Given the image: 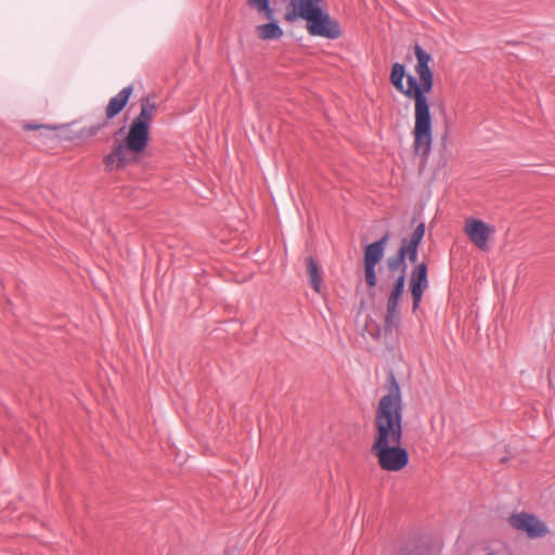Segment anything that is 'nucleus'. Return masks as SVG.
<instances>
[{
    "label": "nucleus",
    "instance_id": "1",
    "mask_svg": "<svg viewBox=\"0 0 555 555\" xmlns=\"http://www.w3.org/2000/svg\"><path fill=\"white\" fill-rule=\"evenodd\" d=\"M414 70L417 76L406 75L404 66L395 63L389 79L398 92L414 102L413 151L416 155L427 157L433 145V119L428 98L434 88V72L430 67L433 57L418 44L414 47Z\"/></svg>",
    "mask_w": 555,
    "mask_h": 555
},
{
    "label": "nucleus",
    "instance_id": "9",
    "mask_svg": "<svg viewBox=\"0 0 555 555\" xmlns=\"http://www.w3.org/2000/svg\"><path fill=\"white\" fill-rule=\"evenodd\" d=\"M428 288L427 264L421 262L415 266L410 278V291L413 298V311H416L422 301L423 293Z\"/></svg>",
    "mask_w": 555,
    "mask_h": 555
},
{
    "label": "nucleus",
    "instance_id": "15",
    "mask_svg": "<svg viewBox=\"0 0 555 555\" xmlns=\"http://www.w3.org/2000/svg\"><path fill=\"white\" fill-rule=\"evenodd\" d=\"M404 283H405V275H404V269H403L402 273L396 280V283L388 296L387 305H391V306L399 305V299L402 296L403 291H404Z\"/></svg>",
    "mask_w": 555,
    "mask_h": 555
},
{
    "label": "nucleus",
    "instance_id": "2",
    "mask_svg": "<svg viewBox=\"0 0 555 555\" xmlns=\"http://www.w3.org/2000/svg\"><path fill=\"white\" fill-rule=\"evenodd\" d=\"M374 425L375 435L371 453L378 466L388 473H397L405 468L409 464V453L401 446L402 402L400 389L396 383L379 400Z\"/></svg>",
    "mask_w": 555,
    "mask_h": 555
},
{
    "label": "nucleus",
    "instance_id": "6",
    "mask_svg": "<svg viewBox=\"0 0 555 555\" xmlns=\"http://www.w3.org/2000/svg\"><path fill=\"white\" fill-rule=\"evenodd\" d=\"M388 237L384 236L379 241L369 244L364 249V276L370 287L377 284L376 264L383 259Z\"/></svg>",
    "mask_w": 555,
    "mask_h": 555
},
{
    "label": "nucleus",
    "instance_id": "11",
    "mask_svg": "<svg viewBox=\"0 0 555 555\" xmlns=\"http://www.w3.org/2000/svg\"><path fill=\"white\" fill-rule=\"evenodd\" d=\"M133 91L132 86L125 87L115 96H113L106 106V119H113L117 116L127 105L130 95Z\"/></svg>",
    "mask_w": 555,
    "mask_h": 555
},
{
    "label": "nucleus",
    "instance_id": "20",
    "mask_svg": "<svg viewBox=\"0 0 555 555\" xmlns=\"http://www.w3.org/2000/svg\"><path fill=\"white\" fill-rule=\"evenodd\" d=\"M403 259L404 258L401 257L400 253H398V256L396 258L388 259L387 264H388L389 270H391V271L398 270L401 267Z\"/></svg>",
    "mask_w": 555,
    "mask_h": 555
},
{
    "label": "nucleus",
    "instance_id": "18",
    "mask_svg": "<svg viewBox=\"0 0 555 555\" xmlns=\"http://www.w3.org/2000/svg\"><path fill=\"white\" fill-rule=\"evenodd\" d=\"M249 4L263 12L268 18L272 17V10L269 8V0H248Z\"/></svg>",
    "mask_w": 555,
    "mask_h": 555
},
{
    "label": "nucleus",
    "instance_id": "16",
    "mask_svg": "<svg viewBox=\"0 0 555 555\" xmlns=\"http://www.w3.org/2000/svg\"><path fill=\"white\" fill-rule=\"evenodd\" d=\"M400 322V317L398 312V306L387 305V313L385 317V328L387 331H391L392 328H397Z\"/></svg>",
    "mask_w": 555,
    "mask_h": 555
},
{
    "label": "nucleus",
    "instance_id": "4",
    "mask_svg": "<svg viewBox=\"0 0 555 555\" xmlns=\"http://www.w3.org/2000/svg\"><path fill=\"white\" fill-rule=\"evenodd\" d=\"M306 23L307 31L311 36L334 40L340 38L343 35L340 24L328 14L325 7L311 15Z\"/></svg>",
    "mask_w": 555,
    "mask_h": 555
},
{
    "label": "nucleus",
    "instance_id": "7",
    "mask_svg": "<svg viewBox=\"0 0 555 555\" xmlns=\"http://www.w3.org/2000/svg\"><path fill=\"white\" fill-rule=\"evenodd\" d=\"M508 521L513 528L526 532L531 538L544 537L548 532L546 525L532 514H513Z\"/></svg>",
    "mask_w": 555,
    "mask_h": 555
},
{
    "label": "nucleus",
    "instance_id": "14",
    "mask_svg": "<svg viewBox=\"0 0 555 555\" xmlns=\"http://www.w3.org/2000/svg\"><path fill=\"white\" fill-rule=\"evenodd\" d=\"M258 36L263 40L276 39L283 35V30L275 23H269L257 27Z\"/></svg>",
    "mask_w": 555,
    "mask_h": 555
},
{
    "label": "nucleus",
    "instance_id": "19",
    "mask_svg": "<svg viewBox=\"0 0 555 555\" xmlns=\"http://www.w3.org/2000/svg\"><path fill=\"white\" fill-rule=\"evenodd\" d=\"M106 125H107V121L103 122L102 125L83 128L80 132H81V134H83L86 137H94L99 132V130L101 128L105 127Z\"/></svg>",
    "mask_w": 555,
    "mask_h": 555
},
{
    "label": "nucleus",
    "instance_id": "8",
    "mask_svg": "<svg viewBox=\"0 0 555 555\" xmlns=\"http://www.w3.org/2000/svg\"><path fill=\"white\" fill-rule=\"evenodd\" d=\"M323 7H325L324 0H289L285 20L288 22H294L297 18L307 21Z\"/></svg>",
    "mask_w": 555,
    "mask_h": 555
},
{
    "label": "nucleus",
    "instance_id": "17",
    "mask_svg": "<svg viewBox=\"0 0 555 555\" xmlns=\"http://www.w3.org/2000/svg\"><path fill=\"white\" fill-rule=\"evenodd\" d=\"M149 128L147 121L141 120V158L151 155L150 152L145 151V146L150 141Z\"/></svg>",
    "mask_w": 555,
    "mask_h": 555
},
{
    "label": "nucleus",
    "instance_id": "13",
    "mask_svg": "<svg viewBox=\"0 0 555 555\" xmlns=\"http://www.w3.org/2000/svg\"><path fill=\"white\" fill-rule=\"evenodd\" d=\"M156 111L157 101L154 95L146 96L141 101V120L147 121L150 125V121L154 117Z\"/></svg>",
    "mask_w": 555,
    "mask_h": 555
},
{
    "label": "nucleus",
    "instance_id": "3",
    "mask_svg": "<svg viewBox=\"0 0 555 555\" xmlns=\"http://www.w3.org/2000/svg\"><path fill=\"white\" fill-rule=\"evenodd\" d=\"M125 127L115 132V144L111 153L104 157V167L107 172L125 169L130 164L139 163V115L133 117L126 138Z\"/></svg>",
    "mask_w": 555,
    "mask_h": 555
},
{
    "label": "nucleus",
    "instance_id": "10",
    "mask_svg": "<svg viewBox=\"0 0 555 555\" xmlns=\"http://www.w3.org/2000/svg\"><path fill=\"white\" fill-rule=\"evenodd\" d=\"M425 234V224L421 222L414 229L409 240H404L399 249L401 257H408L410 261L415 262L417 259V249Z\"/></svg>",
    "mask_w": 555,
    "mask_h": 555
},
{
    "label": "nucleus",
    "instance_id": "21",
    "mask_svg": "<svg viewBox=\"0 0 555 555\" xmlns=\"http://www.w3.org/2000/svg\"><path fill=\"white\" fill-rule=\"evenodd\" d=\"M24 129L25 130H38V129H47V130H50L51 128L47 125H42V124H26L24 126Z\"/></svg>",
    "mask_w": 555,
    "mask_h": 555
},
{
    "label": "nucleus",
    "instance_id": "5",
    "mask_svg": "<svg viewBox=\"0 0 555 555\" xmlns=\"http://www.w3.org/2000/svg\"><path fill=\"white\" fill-rule=\"evenodd\" d=\"M463 231L477 248L486 250L495 233V228L480 219L469 217L464 221Z\"/></svg>",
    "mask_w": 555,
    "mask_h": 555
},
{
    "label": "nucleus",
    "instance_id": "12",
    "mask_svg": "<svg viewBox=\"0 0 555 555\" xmlns=\"http://www.w3.org/2000/svg\"><path fill=\"white\" fill-rule=\"evenodd\" d=\"M306 263L307 272L309 275V283L317 293H320L322 284L321 268L312 257H308L306 259Z\"/></svg>",
    "mask_w": 555,
    "mask_h": 555
}]
</instances>
